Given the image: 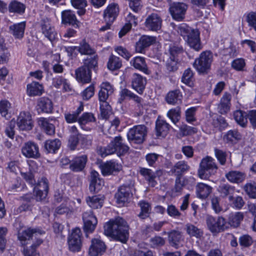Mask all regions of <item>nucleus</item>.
I'll use <instances>...</instances> for the list:
<instances>
[{"mask_svg": "<svg viewBox=\"0 0 256 256\" xmlns=\"http://www.w3.org/2000/svg\"><path fill=\"white\" fill-rule=\"evenodd\" d=\"M168 238L170 244L176 248H178L182 240V234L180 231L172 230L168 233Z\"/></svg>", "mask_w": 256, "mask_h": 256, "instance_id": "e433bc0d", "label": "nucleus"}, {"mask_svg": "<svg viewBox=\"0 0 256 256\" xmlns=\"http://www.w3.org/2000/svg\"><path fill=\"white\" fill-rule=\"evenodd\" d=\"M44 92V88L42 84L36 82H32L27 85L26 92L30 96L41 95Z\"/></svg>", "mask_w": 256, "mask_h": 256, "instance_id": "7c9ffc66", "label": "nucleus"}, {"mask_svg": "<svg viewBox=\"0 0 256 256\" xmlns=\"http://www.w3.org/2000/svg\"><path fill=\"white\" fill-rule=\"evenodd\" d=\"M231 98L232 96L230 94L224 93L218 106V112L220 114H226L230 110Z\"/></svg>", "mask_w": 256, "mask_h": 256, "instance_id": "c85d7f7f", "label": "nucleus"}, {"mask_svg": "<svg viewBox=\"0 0 256 256\" xmlns=\"http://www.w3.org/2000/svg\"><path fill=\"white\" fill-rule=\"evenodd\" d=\"M122 62L120 58L114 55H111L108 62V68L111 70L119 69L122 66Z\"/></svg>", "mask_w": 256, "mask_h": 256, "instance_id": "3c124183", "label": "nucleus"}, {"mask_svg": "<svg viewBox=\"0 0 256 256\" xmlns=\"http://www.w3.org/2000/svg\"><path fill=\"white\" fill-rule=\"evenodd\" d=\"M62 23L69 24L75 28L79 26L80 22L76 19L74 12L71 10H66L62 12Z\"/></svg>", "mask_w": 256, "mask_h": 256, "instance_id": "b1692460", "label": "nucleus"}, {"mask_svg": "<svg viewBox=\"0 0 256 256\" xmlns=\"http://www.w3.org/2000/svg\"><path fill=\"white\" fill-rule=\"evenodd\" d=\"M197 108L196 107H192L188 108L185 112L186 120L187 122L192 123L196 120L195 117L196 112Z\"/></svg>", "mask_w": 256, "mask_h": 256, "instance_id": "774afa93", "label": "nucleus"}, {"mask_svg": "<svg viewBox=\"0 0 256 256\" xmlns=\"http://www.w3.org/2000/svg\"><path fill=\"white\" fill-rule=\"evenodd\" d=\"M168 116L173 123L176 124L180 120V107L170 110L167 113Z\"/></svg>", "mask_w": 256, "mask_h": 256, "instance_id": "bf43d9fd", "label": "nucleus"}, {"mask_svg": "<svg viewBox=\"0 0 256 256\" xmlns=\"http://www.w3.org/2000/svg\"><path fill=\"white\" fill-rule=\"evenodd\" d=\"M212 188L204 183H198L196 186V192L198 198L201 199L206 198L211 193Z\"/></svg>", "mask_w": 256, "mask_h": 256, "instance_id": "72a5a7b5", "label": "nucleus"}, {"mask_svg": "<svg viewBox=\"0 0 256 256\" xmlns=\"http://www.w3.org/2000/svg\"><path fill=\"white\" fill-rule=\"evenodd\" d=\"M156 42V38L144 35L136 43L135 50L136 52L144 54L148 48Z\"/></svg>", "mask_w": 256, "mask_h": 256, "instance_id": "9b49d317", "label": "nucleus"}, {"mask_svg": "<svg viewBox=\"0 0 256 256\" xmlns=\"http://www.w3.org/2000/svg\"><path fill=\"white\" fill-rule=\"evenodd\" d=\"M114 92L112 86L108 82H103L100 86L98 92L99 102L107 101L110 96Z\"/></svg>", "mask_w": 256, "mask_h": 256, "instance_id": "a878e982", "label": "nucleus"}, {"mask_svg": "<svg viewBox=\"0 0 256 256\" xmlns=\"http://www.w3.org/2000/svg\"><path fill=\"white\" fill-rule=\"evenodd\" d=\"M146 84V78L140 74H134L132 78V86L138 94H142Z\"/></svg>", "mask_w": 256, "mask_h": 256, "instance_id": "412c9836", "label": "nucleus"}, {"mask_svg": "<svg viewBox=\"0 0 256 256\" xmlns=\"http://www.w3.org/2000/svg\"><path fill=\"white\" fill-rule=\"evenodd\" d=\"M169 52L170 57H172V58L176 59V58L179 55L184 52V50L182 46L174 44L170 46Z\"/></svg>", "mask_w": 256, "mask_h": 256, "instance_id": "0e129e2a", "label": "nucleus"}, {"mask_svg": "<svg viewBox=\"0 0 256 256\" xmlns=\"http://www.w3.org/2000/svg\"><path fill=\"white\" fill-rule=\"evenodd\" d=\"M218 169V166L214 160L210 156H206L202 160L198 174L200 178L207 179L210 176L214 175Z\"/></svg>", "mask_w": 256, "mask_h": 256, "instance_id": "7ed1b4c3", "label": "nucleus"}, {"mask_svg": "<svg viewBox=\"0 0 256 256\" xmlns=\"http://www.w3.org/2000/svg\"><path fill=\"white\" fill-rule=\"evenodd\" d=\"M86 202L91 208L94 209L99 208L102 206L104 197L100 195L88 196L86 198Z\"/></svg>", "mask_w": 256, "mask_h": 256, "instance_id": "a19ab883", "label": "nucleus"}, {"mask_svg": "<svg viewBox=\"0 0 256 256\" xmlns=\"http://www.w3.org/2000/svg\"><path fill=\"white\" fill-rule=\"evenodd\" d=\"M234 118L241 126L244 128L248 123L247 114L241 110H236L234 113Z\"/></svg>", "mask_w": 256, "mask_h": 256, "instance_id": "09e8293b", "label": "nucleus"}, {"mask_svg": "<svg viewBox=\"0 0 256 256\" xmlns=\"http://www.w3.org/2000/svg\"><path fill=\"white\" fill-rule=\"evenodd\" d=\"M188 179L186 177H177L175 180V185L172 192L176 196L181 194L183 188L188 184Z\"/></svg>", "mask_w": 256, "mask_h": 256, "instance_id": "79ce46f5", "label": "nucleus"}, {"mask_svg": "<svg viewBox=\"0 0 256 256\" xmlns=\"http://www.w3.org/2000/svg\"><path fill=\"white\" fill-rule=\"evenodd\" d=\"M119 13V8L117 4H110L104 12V18L105 22H113Z\"/></svg>", "mask_w": 256, "mask_h": 256, "instance_id": "aec40b11", "label": "nucleus"}, {"mask_svg": "<svg viewBox=\"0 0 256 256\" xmlns=\"http://www.w3.org/2000/svg\"><path fill=\"white\" fill-rule=\"evenodd\" d=\"M84 230L86 232H92L97 224V220L91 210L84 212L82 215Z\"/></svg>", "mask_w": 256, "mask_h": 256, "instance_id": "2eb2a0df", "label": "nucleus"}, {"mask_svg": "<svg viewBox=\"0 0 256 256\" xmlns=\"http://www.w3.org/2000/svg\"><path fill=\"white\" fill-rule=\"evenodd\" d=\"M99 167L103 176H108L120 170V166L114 162H107L100 164Z\"/></svg>", "mask_w": 256, "mask_h": 256, "instance_id": "4be33fe9", "label": "nucleus"}, {"mask_svg": "<svg viewBox=\"0 0 256 256\" xmlns=\"http://www.w3.org/2000/svg\"><path fill=\"white\" fill-rule=\"evenodd\" d=\"M182 96L179 90H175L168 92L166 96V100L170 104H176L180 103L182 101Z\"/></svg>", "mask_w": 256, "mask_h": 256, "instance_id": "2f4dec72", "label": "nucleus"}, {"mask_svg": "<svg viewBox=\"0 0 256 256\" xmlns=\"http://www.w3.org/2000/svg\"><path fill=\"white\" fill-rule=\"evenodd\" d=\"M131 64L136 69L139 70L146 74H148V70L144 58L136 56L130 61Z\"/></svg>", "mask_w": 256, "mask_h": 256, "instance_id": "c03bdc74", "label": "nucleus"}, {"mask_svg": "<svg viewBox=\"0 0 256 256\" xmlns=\"http://www.w3.org/2000/svg\"><path fill=\"white\" fill-rule=\"evenodd\" d=\"M190 169V166L184 160H180L176 162L171 169V172L177 177H182V175L188 172Z\"/></svg>", "mask_w": 256, "mask_h": 256, "instance_id": "393cba45", "label": "nucleus"}, {"mask_svg": "<svg viewBox=\"0 0 256 256\" xmlns=\"http://www.w3.org/2000/svg\"><path fill=\"white\" fill-rule=\"evenodd\" d=\"M188 6L184 2H173L170 4L169 10L172 18L176 20L181 21L185 17Z\"/></svg>", "mask_w": 256, "mask_h": 256, "instance_id": "6e6552de", "label": "nucleus"}, {"mask_svg": "<svg viewBox=\"0 0 256 256\" xmlns=\"http://www.w3.org/2000/svg\"><path fill=\"white\" fill-rule=\"evenodd\" d=\"M10 108V104L8 100H3L0 102V113L6 119H8L10 117V114L8 113Z\"/></svg>", "mask_w": 256, "mask_h": 256, "instance_id": "4d7b16f0", "label": "nucleus"}, {"mask_svg": "<svg viewBox=\"0 0 256 256\" xmlns=\"http://www.w3.org/2000/svg\"><path fill=\"white\" fill-rule=\"evenodd\" d=\"M162 19L156 14H152L146 18L144 24L146 28L152 31H158L161 28Z\"/></svg>", "mask_w": 256, "mask_h": 256, "instance_id": "4468645a", "label": "nucleus"}, {"mask_svg": "<svg viewBox=\"0 0 256 256\" xmlns=\"http://www.w3.org/2000/svg\"><path fill=\"white\" fill-rule=\"evenodd\" d=\"M138 205L140 208V212L138 216L142 220L149 217L152 210L150 204L145 200H141L139 202Z\"/></svg>", "mask_w": 256, "mask_h": 256, "instance_id": "37998d69", "label": "nucleus"}, {"mask_svg": "<svg viewBox=\"0 0 256 256\" xmlns=\"http://www.w3.org/2000/svg\"><path fill=\"white\" fill-rule=\"evenodd\" d=\"M129 147L123 142L121 136H116L106 146L98 148L97 152L102 157L116 153L121 156L126 153Z\"/></svg>", "mask_w": 256, "mask_h": 256, "instance_id": "f03ea898", "label": "nucleus"}, {"mask_svg": "<svg viewBox=\"0 0 256 256\" xmlns=\"http://www.w3.org/2000/svg\"><path fill=\"white\" fill-rule=\"evenodd\" d=\"M244 218V214L242 212L231 214L228 218V223L231 226L237 228L240 226Z\"/></svg>", "mask_w": 256, "mask_h": 256, "instance_id": "de8ad7c7", "label": "nucleus"}, {"mask_svg": "<svg viewBox=\"0 0 256 256\" xmlns=\"http://www.w3.org/2000/svg\"><path fill=\"white\" fill-rule=\"evenodd\" d=\"M42 242V240L37 238L36 242L32 245L30 249L28 250L24 249V256H40L39 254L36 252L35 249Z\"/></svg>", "mask_w": 256, "mask_h": 256, "instance_id": "680f3d73", "label": "nucleus"}, {"mask_svg": "<svg viewBox=\"0 0 256 256\" xmlns=\"http://www.w3.org/2000/svg\"><path fill=\"white\" fill-rule=\"evenodd\" d=\"M134 190V184L132 182L121 186L116 194L118 202L123 204L127 202L132 196Z\"/></svg>", "mask_w": 256, "mask_h": 256, "instance_id": "1a4fd4ad", "label": "nucleus"}, {"mask_svg": "<svg viewBox=\"0 0 256 256\" xmlns=\"http://www.w3.org/2000/svg\"><path fill=\"white\" fill-rule=\"evenodd\" d=\"M246 194L251 198H256V183H248L244 187Z\"/></svg>", "mask_w": 256, "mask_h": 256, "instance_id": "69168bd1", "label": "nucleus"}, {"mask_svg": "<svg viewBox=\"0 0 256 256\" xmlns=\"http://www.w3.org/2000/svg\"><path fill=\"white\" fill-rule=\"evenodd\" d=\"M186 234L190 238L200 239L204 235L203 230L191 223H187L184 228Z\"/></svg>", "mask_w": 256, "mask_h": 256, "instance_id": "cd10ccee", "label": "nucleus"}, {"mask_svg": "<svg viewBox=\"0 0 256 256\" xmlns=\"http://www.w3.org/2000/svg\"><path fill=\"white\" fill-rule=\"evenodd\" d=\"M140 174L145 178L150 186L154 187L157 184V182L155 180L156 176L152 170L146 168H142L140 170Z\"/></svg>", "mask_w": 256, "mask_h": 256, "instance_id": "a18cd8bd", "label": "nucleus"}, {"mask_svg": "<svg viewBox=\"0 0 256 256\" xmlns=\"http://www.w3.org/2000/svg\"><path fill=\"white\" fill-rule=\"evenodd\" d=\"M38 108L41 112L50 113L52 112L53 104L52 102L48 98H41L38 102Z\"/></svg>", "mask_w": 256, "mask_h": 256, "instance_id": "f704fd0d", "label": "nucleus"}, {"mask_svg": "<svg viewBox=\"0 0 256 256\" xmlns=\"http://www.w3.org/2000/svg\"><path fill=\"white\" fill-rule=\"evenodd\" d=\"M8 9L10 12L22 14L25 12L26 6L17 0H12L9 4Z\"/></svg>", "mask_w": 256, "mask_h": 256, "instance_id": "ea45409f", "label": "nucleus"}, {"mask_svg": "<svg viewBox=\"0 0 256 256\" xmlns=\"http://www.w3.org/2000/svg\"><path fill=\"white\" fill-rule=\"evenodd\" d=\"M104 186V180L100 178V174L95 170L90 172V190L93 192H98Z\"/></svg>", "mask_w": 256, "mask_h": 256, "instance_id": "ddd939ff", "label": "nucleus"}, {"mask_svg": "<svg viewBox=\"0 0 256 256\" xmlns=\"http://www.w3.org/2000/svg\"><path fill=\"white\" fill-rule=\"evenodd\" d=\"M38 124L47 134L52 136L55 134L54 126L50 122L47 118H39Z\"/></svg>", "mask_w": 256, "mask_h": 256, "instance_id": "c9c22d12", "label": "nucleus"}, {"mask_svg": "<svg viewBox=\"0 0 256 256\" xmlns=\"http://www.w3.org/2000/svg\"><path fill=\"white\" fill-rule=\"evenodd\" d=\"M82 235L79 228H76L72 230L68 238V248L70 251L78 252L80 250L82 246Z\"/></svg>", "mask_w": 256, "mask_h": 256, "instance_id": "0eeeda50", "label": "nucleus"}, {"mask_svg": "<svg viewBox=\"0 0 256 256\" xmlns=\"http://www.w3.org/2000/svg\"><path fill=\"white\" fill-rule=\"evenodd\" d=\"M218 191L222 196L224 198L231 196L234 192V188L228 184H222L218 188Z\"/></svg>", "mask_w": 256, "mask_h": 256, "instance_id": "8fccbe9b", "label": "nucleus"}, {"mask_svg": "<svg viewBox=\"0 0 256 256\" xmlns=\"http://www.w3.org/2000/svg\"><path fill=\"white\" fill-rule=\"evenodd\" d=\"M98 56H94L92 57L87 58L84 60L83 67H85L88 70L91 72L92 69H94L98 64Z\"/></svg>", "mask_w": 256, "mask_h": 256, "instance_id": "052dcab7", "label": "nucleus"}, {"mask_svg": "<svg viewBox=\"0 0 256 256\" xmlns=\"http://www.w3.org/2000/svg\"><path fill=\"white\" fill-rule=\"evenodd\" d=\"M100 103L101 116L106 119L111 112V106L107 101L100 102Z\"/></svg>", "mask_w": 256, "mask_h": 256, "instance_id": "13d9d810", "label": "nucleus"}, {"mask_svg": "<svg viewBox=\"0 0 256 256\" xmlns=\"http://www.w3.org/2000/svg\"><path fill=\"white\" fill-rule=\"evenodd\" d=\"M212 54L210 51L201 53L198 58L195 60L194 66L200 73L206 74L210 70L212 61Z\"/></svg>", "mask_w": 256, "mask_h": 256, "instance_id": "39448f33", "label": "nucleus"}, {"mask_svg": "<svg viewBox=\"0 0 256 256\" xmlns=\"http://www.w3.org/2000/svg\"><path fill=\"white\" fill-rule=\"evenodd\" d=\"M22 154L27 158H36L40 156L38 147L32 142H28L22 148Z\"/></svg>", "mask_w": 256, "mask_h": 256, "instance_id": "a211bd4d", "label": "nucleus"}, {"mask_svg": "<svg viewBox=\"0 0 256 256\" xmlns=\"http://www.w3.org/2000/svg\"><path fill=\"white\" fill-rule=\"evenodd\" d=\"M148 132L146 126L144 124L134 126L127 133L128 140L137 144H142L146 139Z\"/></svg>", "mask_w": 256, "mask_h": 256, "instance_id": "20e7f679", "label": "nucleus"}, {"mask_svg": "<svg viewBox=\"0 0 256 256\" xmlns=\"http://www.w3.org/2000/svg\"><path fill=\"white\" fill-rule=\"evenodd\" d=\"M96 118L92 114L86 112L83 114L82 115L78 118V122L82 126L84 125L88 122H94Z\"/></svg>", "mask_w": 256, "mask_h": 256, "instance_id": "e2e57ef3", "label": "nucleus"}, {"mask_svg": "<svg viewBox=\"0 0 256 256\" xmlns=\"http://www.w3.org/2000/svg\"><path fill=\"white\" fill-rule=\"evenodd\" d=\"M40 25L42 34L50 41L52 42L56 38L57 32L54 26H52L50 19L42 18L40 22Z\"/></svg>", "mask_w": 256, "mask_h": 256, "instance_id": "9d476101", "label": "nucleus"}, {"mask_svg": "<svg viewBox=\"0 0 256 256\" xmlns=\"http://www.w3.org/2000/svg\"><path fill=\"white\" fill-rule=\"evenodd\" d=\"M72 5L76 8L79 9L78 14L80 16L84 14L86 12L84 9L87 5L86 0H71Z\"/></svg>", "mask_w": 256, "mask_h": 256, "instance_id": "6e6d98bb", "label": "nucleus"}, {"mask_svg": "<svg viewBox=\"0 0 256 256\" xmlns=\"http://www.w3.org/2000/svg\"><path fill=\"white\" fill-rule=\"evenodd\" d=\"M38 233L40 234H43L41 230L37 231L36 229H32L30 228L24 230L22 229L18 231V238L22 244L25 246L27 244L26 242L30 240L33 236L36 237L38 235Z\"/></svg>", "mask_w": 256, "mask_h": 256, "instance_id": "dca6fc26", "label": "nucleus"}, {"mask_svg": "<svg viewBox=\"0 0 256 256\" xmlns=\"http://www.w3.org/2000/svg\"><path fill=\"white\" fill-rule=\"evenodd\" d=\"M76 79L82 83H88L91 80V72L82 66L76 70Z\"/></svg>", "mask_w": 256, "mask_h": 256, "instance_id": "c756f323", "label": "nucleus"}, {"mask_svg": "<svg viewBox=\"0 0 256 256\" xmlns=\"http://www.w3.org/2000/svg\"><path fill=\"white\" fill-rule=\"evenodd\" d=\"M192 36L186 40L188 45L196 51H199L202 48V46L200 38V32H192Z\"/></svg>", "mask_w": 256, "mask_h": 256, "instance_id": "473e14b6", "label": "nucleus"}, {"mask_svg": "<svg viewBox=\"0 0 256 256\" xmlns=\"http://www.w3.org/2000/svg\"><path fill=\"white\" fill-rule=\"evenodd\" d=\"M16 124L20 130H32L33 124L30 114L25 112H21L17 118Z\"/></svg>", "mask_w": 256, "mask_h": 256, "instance_id": "f8f14e48", "label": "nucleus"}, {"mask_svg": "<svg viewBox=\"0 0 256 256\" xmlns=\"http://www.w3.org/2000/svg\"><path fill=\"white\" fill-rule=\"evenodd\" d=\"M60 146L61 142L60 140L56 138L46 140L44 148L47 152L54 154L60 148Z\"/></svg>", "mask_w": 256, "mask_h": 256, "instance_id": "58836bf2", "label": "nucleus"}, {"mask_svg": "<svg viewBox=\"0 0 256 256\" xmlns=\"http://www.w3.org/2000/svg\"><path fill=\"white\" fill-rule=\"evenodd\" d=\"M242 138L240 134L236 130H229L224 137L227 142L235 143Z\"/></svg>", "mask_w": 256, "mask_h": 256, "instance_id": "603ef678", "label": "nucleus"}, {"mask_svg": "<svg viewBox=\"0 0 256 256\" xmlns=\"http://www.w3.org/2000/svg\"><path fill=\"white\" fill-rule=\"evenodd\" d=\"M78 50L82 54L92 55L95 53L94 50L85 40L80 43Z\"/></svg>", "mask_w": 256, "mask_h": 256, "instance_id": "5fc2aeb1", "label": "nucleus"}, {"mask_svg": "<svg viewBox=\"0 0 256 256\" xmlns=\"http://www.w3.org/2000/svg\"><path fill=\"white\" fill-rule=\"evenodd\" d=\"M206 220L208 229L212 233L220 232L226 228V220L222 216L214 218L208 216Z\"/></svg>", "mask_w": 256, "mask_h": 256, "instance_id": "423d86ee", "label": "nucleus"}, {"mask_svg": "<svg viewBox=\"0 0 256 256\" xmlns=\"http://www.w3.org/2000/svg\"><path fill=\"white\" fill-rule=\"evenodd\" d=\"M25 27V22H22L11 26L10 30L16 38H20L24 36Z\"/></svg>", "mask_w": 256, "mask_h": 256, "instance_id": "49530a36", "label": "nucleus"}, {"mask_svg": "<svg viewBox=\"0 0 256 256\" xmlns=\"http://www.w3.org/2000/svg\"><path fill=\"white\" fill-rule=\"evenodd\" d=\"M226 177L230 182L232 183H240L244 180L246 175L244 172L232 170L226 174Z\"/></svg>", "mask_w": 256, "mask_h": 256, "instance_id": "4c0bfd02", "label": "nucleus"}, {"mask_svg": "<svg viewBox=\"0 0 256 256\" xmlns=\"http://www.w3.org/2000/svg\"><path fill=\"white\" fill-rule=\"evenodd\" d=\"M170 128V125L166 120L158 118L155 128L156 136L164 138L168 134Z\"/></svg>", "mask_w": 256, "mask_h": 256, "instance_id": "5701e85b", "label": "nucleus"}, {"mask_svg": "<svg viewBox=\"0 0 256 256\" xmlns=\"http://www.w3.org/2000/svg\"><path fill=\"white\" fill-rule=\"evenodd\" d=\"M69 131L70 135L68 140V146L71 150H74L78 144L81 134L75 126H71Z\"/></svg>", "mask_w": 256, "mask_h": 256, "instance_id": "bb28decb", "label": "nucleus"}, {"mask_svg": "<svg viewBox=\"0 0 256 256\" xmlns=\"http://www.w3.org/2000/svg\"><path fill=\"white\" fill-rule=\"evenodd\" d=\"M91 242L89 252L92 256H98L105 252L106 246L101 240L93 238Z\"/></svg>", "mask_w": 256, "mask_h": 256, "instance_id": "6ab92c4d", "label": "nucleus"}, {"mask_svg": "<svg viewBox=\"0 0 256 256\" xmlns=\"http://www.w3.org/2000/svg\"><path fill=\"white\" fill-rule=\"evenodd\" d=\"M10 54L2 40L0 41V64H3L8 60Z\"/></svg>", "mask_w": 256, "mask_h": 256, "instance_id": "864d4df0", "label": "nucleus"}, {"mask_svg": "<svg viewBox=\"0 0 256 256\" xmlns=\"http://www.w3.org/2000/svg\"><path fill=\"white\" fill-rule=\"evenodd\" d=\"M192 28H190L186 24H181L176 28V30L184 38L186 36H187V34H190V32H192Z\"/></svg>", "mask_w": 256, "mask_h": 256, "instance_id": "338daca9", "label": "nucleus"}, {"mask_svg": "<svg viewBox=\"0 0 256 256\" xmlns=\"http://www.w3.org/2000/svg\"><path fill=\"white\" fill-rule=\"evenodd\" d=\"M128 226L122 218L110 220L104 226V234L113 239L126 243L129 237Z\"/></svg>", "mask_w": 256, "mask_h": 256, "instance_id": "f257e3e1", "label": "nucleus"}, {"mask_svg": "<svg viewBox=\"0 0 256 256\" xmlns=\"http://www.w3.org/2000/svg\"><path fill=\"white\" fill-rule=\"evenodd\" d=\"M88 162V156L86 154L75 157L70 164V168L74 172H82L84 168Z\"/></svg>", "mask_w": 256, "mask_h": 256, "instance_id": "f3484780", "label": "nucleus"}]
</instances>
